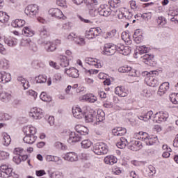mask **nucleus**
I'll return each instance as SVG.
<instances>
[{
	"label": "nucleus",
	"mask_w": 178,
	"mask_h": 178,
	"mask_svg": "<svg viewBox=\"0 0 178 178\" xmlns=\"http://www.w3.org/2000/svg\"><path fill=\"white\" fill-rule=\"evenodd\" d=\"M118 51L122 55L127 56L131 54V48L129 46H124L123 44H118V47L112 43L106 44L104 45V54L111 56L115 55V53Z\"/></svg>",
	"instance_id": "nucleus-1"
},
{
	"label": "nucleus",
	"mask_w": 178,
	"mask_h": 178,
	"mask_svg": "<svg viewBox=\"0 0 178 178\" xmlns=\"http://www.w3.org/2000/svg\"><path fill=\"white\" fill-rule=\"evenodd\" d=\"M23 132L26 136L24 138V141L26 144H34L37 140V128L33 127L32 125H28L24 127L23 129Z\"/></svg>",
	"instance_id": "nucleus-2"
},
{
	"label": "nucleus",
	"mask_w": 178,
	"mask_h": 178,
	"mask_svg": "<svg viewBox=\"0 0 178 178\" xmlns=\"http://www.w3.org/2000/svg\"><path fill=\"white\" fill-rule=\"evenodd\" d=\"M144 74H146L145 82L149 87H158L159 86L158 79L154 76H158L159 73L157 71L145 72Z\"/></svg>",
	"instance_id": "nucleus-3"
},
{
	"label": "nucleus",
	"mask_w": 178,
	"mask_h": 178,
	"mask_svg": "<svg viewBox=\"0 0 178 178\" xmlns=\"http://www.w3.org/2000/svg\"><path fill=\"white\" fill-rule=\"evenodd\" d=\"M115 15L118 16V19H125L131 21L133 19V13L123 8L116 10Z\"/></svg>",
	"instance_id": "nucleus-4"
},
{
	"label": "nucleus",
	"mask_w": 178,
	"mask_h": 178,
	"mask_svg": "<svg viewBox=\"0 0 178 178\" xmlns=\"http://www.w3.org/2000/svg\"><path fill=\"white\" fill-rule=\"evenodd\" d=\"M92 151L96 155L108 154V145L104 143H97L93 145Z\"/></svg>",
	"instance_id": "nucleus-5"
},
{
	"label": "nucleus",
	"mask_w": 178,
	"mask_h": 178,
	"mask_svg": "<svg viewBox=\"0 0 178 178\" xmlns=\"http://www.w3.org/2000/svg\"><path fill=\"white\" fill-rule=\"evenodd\" d=\"M0 170L2 173L6 175L7 178H19V175L13 172V168L9 167L8 165L2 164L0 166Z\"/></svg>",
	"instance_id": "nucleus-6"
},
{
	"label": "nucleus",
	"mask_w": 178,
	"mask_h": 178,
	"mask_svg": "<svg viewBox=\"0 0 178 178\" xmlns=\"http://www.w3.org/2000/svg\"><path fill=\"white\" fill-rule=\"evenodd\" d=\"M24 12L29 17H35L38 15V12H40V7L38 5L31 4L25 8Z\"/></svg>",
	"instance_id": "nucleus-7"
},
{
	"label": "nucleus",
	"mask_w": 178,
	"mask_h": 178,
	"mask_svg": "<svg viewBox=\"0 0 178 178\" xmlns=\"http://www.w3.org/2000/svg\"><path fill=\"white\" fill-rule=\"evenodd\" d=\"M102 33V29L99 27L92 28L88 31H86L85 35L88 40H92L97 38L99 34Z\"/></svg>",
	"instance_id": "nucleus-8"
},
{
	"label": "nucleus",
	"mask_w": 178,
	"mask_h": 178,
	"mask_svg": "<svg viewBox=\"0 0 178 178\" xmlns=\"http://www.w3.org/2000/svg\"><path fill=\"white\" fill-rule=\"evenodd\" d=\"M49 15L51 16V17H55V19H58V20H66L67 17L63 15V13L59 8H50L49 10Z\"/></svg>",
	"instance_id": "nucleus-9"
},
{
	"label": "nucleus",
	"mask_w": 178,
	"mask_h": 178,
	"mask_svg": "<svg viewBox=\"0 0 178 178\" xmlns=\"http://www.w3.org/2000/svg\"><path fill=\"white\" fill-rule=\"evenodd\" d=\"M168 118H169L168 112L160 111L154 115L152 120L153 122H156V123H161L162 122H166Z\"/></svg>",
	"instance_id": "nucleus-10"
},
{
	"label": "nucleus",
	"mask_w": 178,
	"mask_h": 178,
	"mask_svg": "<svg viewBox=\"0 0 178 178\" xmlns=\"http://www.w3.org/2000/svg\"><path fill=\"white\" fill-rule=\"evenodd\" d=\"M85 62L90 66H94L96 69H101L104 66V63L96 58L88 57L85 59Z\"/></svg>",
	"instance_id": "nucleus-11"
},
{
	"label": "nucleus",
	"mask_w": 178,
	"mask_h": 178,
	"mask_svg": "<svg viewBox=\"0 0 178 178\" xmlns=\"http://www.w3.org/2000/svg\"><path fill=\"white\" fill-rule=\"evenodd\" d=\"M98 13L100 16L108 17V16H111V15H112V9L110 6L103 4L98 8Z\"/></svg>",
	"instance_id": "nucleus-12"
},
{
	"label": "nucleus",
	"mask_w": 178,
	"mask_h": 178,
	"mask_svg": "<svg viewBox=\"0 0 178 178\" xmlns=\"http://www.w3.org/2000/svg\"><path fill=\"white\" fill-rule=\"evenodd\" d=\"M29 116L33 118V119H35L36 120L42 119V118H44V112H42V109L35 107L31 108L29 113Z\"/></svg>",
	"instance_id": "nucleus-13"
},
{
	"label": "nucleus",
	"mask_w": 178,
	"mask_h": 178,
	"mask_svg": "<svg viewBox=\"0 0 178 178\" xmlns=\"http://www.w3.org/2000/svg\"><path fill=\"white\" fill-rule=\"evenodd\" d=\"M63 159L67 162H79V154L74 152H70L63 156Z\"/></svg>",
	"instance_id": "nucleus-14"
},
{
	"label": "nucleus",
	"mask_w": 178,
	"mask_h": 178,
	"mask_svg": "<svg viewBox=\"0 0 178 178\" xmlns=\"http://www.w3.org/2000/svg\"><path fill=\"white\" fill-rule=\"evenodd\" d=\"M81 140H83V137L81 136V135H80L77 132L72 131L70 134V137L67 140V143L73 145L76 144V143H79V141H81Z\"/></svg>",
	"instance_id": "nucleus-15"
},
{
	"label": "nucleus",
	"mask_w": 178,
	"mask_h": 178,
	"mask_svg": "<svg viewBox=\"0 0 178 178\" xmlns=\"http://www.w3.org/2000/svg\"><path fill=\"white\" fill-rule=\"evenodd\" d=\"M64 73L72 79H78L79 76H80L79 70L76 69L74 67H71L69 69L65 68Z\"/></svg>",
	"instance_id": "nucleus-16"
},
{
	"label": "nucleus",
	"mask_w": 178,
	"mask_h": 178,
	"mask_svg": "<svg viewBox=\"0 0 178 178\" xmlns=\"http://www.w3.org/2000/svg\"><path fill=\"white\" fill-rule=\"evenodd\" d=\"M12 99V95L5 90H2V86H0V101L2 102H9Z\"/></svg>",
	"instance_id": "nucleus-17"
},
{
	"label": "nucleus",
	"mask_w": 178,
	"mask_h": 178,
	"mask_svg": "<svg viewBox=\"0 0 178 178\" xmlns=\"http://www.w3.org/2000/svg\"><path fill=\"white\" fill-rule=\"evenodd\" d=\"M12 80V75L4 71L0 72V83L3 84H6Z\"/></svg>",
	"instance_id": "nucleus-18"
},
{
	"label": "nucleus",
	"mask_w": 178,
	"mask_h": 178,
	"mask_svg": "<svg viewBox=\"0 0 178 178\" xmlns=\"http://www.w3.org/2000/svg\"><path fill=\"white\" fill-rule=\"evenodd\" d=\"M115 93L118 97H124L129 95V90L123 86H118L115 89Z\"/></svg>",
	"instance_id": "nucleus-19"
},
{
	"label": "nucleus",
	"mask_w": 178,
	"mask_h": 178,
	"mask_svg": "<svg viewBox=\"0 0 178 178\" xmlns=\"http://www.w3.org/2000/svg\"><path fill=\"white\" fill-rule=\"evenodd\" d=\"M134 41L136 44H140L143 42V40L144 38L143 37V32L140 31V29H137L135 31L134 34L133 35Z\"/></svg>",
	"instance_id": "nucleus-20"
},
{
	"label": "nucleus",
	"mask_w": 178,
	"mask_h": 178,
	"mask_svg": "<svg viewBox=\"0 0 178 178\" xmlns=\"http://www.w3.org/2000/svg\"><path fill=\"white\" fill-rule=\"evenodd\" d=\"M129 148L131 151H140L143 148V143L140 140H134L131 142Z\"/></svg>",
	"instance_id": "nucleus-21"
},
{
	"label": "nucleus",
	"mask_w": 178,
	"mask_h": 178,
	"mask_svg": "<svg viewBox=\"0 0 178 178\" xmlns=\"http://www.w3.org/2000/svg\"><path fill=\"white\" fill-rule=\"evenodd\" d=\"M72 114L74 118L76 119H82V118H84V113L79 106L72 108Z\"/></svg>",
	"instance_id": "nucleus-22"
},
{
	"label": "nucleus",
	"mask_w": 178,
	"mask_h": 178,
	"mask_svg": "<svg viewBox=\"0 0 178 178\" xmlns=\"http://www.w3.org/2000/svg\"><path fill=\"white\" fill-rule=\"evenodd\" d=\"M75 131L76 133H78V134H80V136H87L89 132L87 127L80 124L75 126Z\"/></svg>",
	"instance_id": "nucleus-23"
},
{
	"label": "nucleus",
	"mask_w": 178,
	"mask_h": 178,
	"mask_svg": "<svg viewBox=\"0 0 178 178\" xmlns=\"http://www.w3.org/2000/svg\"><path fill=\"white\" fill-rule=\"evenodd\" d=\"M42 44L45 47V49L47 52H54V51L56 50V45L54 42L44 41Z\"/></svg>",
	"instance_id": "nucleus-24"
},
{
	"label": "nucleus",
	"mask_w": 178,
	"mask_h": 178,
	"mask_svg": "<svg viewBox=\"0 0 178 178\" xmlns=\"http://www.w3.org/2000/svg\"><path fill=\"white\" fill-rule=\"evenodd\" d=\"M95 124H99L101 122L105 120V113L102 110L97 111V114H95Z\"/></svg>",
	"instance_id": "nucleus-25"
},
{
	"label": "nucleus",
	"mask_w": 178,
	"mask_h": 178,
	"mask_svg": "<svg viewBox=\"0 0 178 178\" xmlns=\"http://www.w3.org/2000/svg\"><path fill=\"white\" fill-rule=\"evenodd\" d=\"M106 165H115L118 162V158L113 155L106 156L104 159Z\"/></svg>",
	"instance_id": "nucleus-26"
},
{
	"label": "nucleus",
	"mask_w": 178,
	"mask_h": 178,
	"mask_svg": "<svg viewBox=\"0 0 178 178\" xmlns=\"http://www.w3.org/2000/svg\"><path fill=\"white\" fill-rule=\"evenodd\" d=\"M85 120L86 123H94V124H95V113H89L85 115Z\"/></svg>",
	"instance_id": "nucleus-27"
},
{
	"label": "nucleus",
	"mask_w": 178,
	"mask_h": 178,
	"mask_svg": "<svg viewBox=\"0 0 178 178\" xmlns=\"http://www.w3.org/2000/svg\"><path fill=\"white\" fill-rule=\"evenodd\" d=\"M153 115H154V112H152V111H149L142 115H139L138 118L140 120H143V122H148L149 119L152 118Z\"/></svg>",
	"instance_id": "nucleus-28"
},
{
	"label": "nucleus",
	"mask_w": 178,
	"mask_h": 178,
	"mask_svg": "<svg viewBox=\"0 0 178 178\" xmlns=\"http://www.w3.org/2000/svg\"><path fill=\"white\" fill-rule=\"evenodd\" d=\"M145 143L146 145H154V144H156V143H158V136L149 135Z\"/></svg>",
	"instance_id": "nucleus-29"
},
{
	"label": "nucleus",
	"mask_w": 178,
	"mask_h": 178,
	"mask_svg": "<svg viewBox=\"0 0 178 178\" xmlns=\"http://www.w3.org/2000/svg\"><path fill=\"white\" fill-rule=\"evenodd\" d=\"M22 31L25 37H33L35 34L34 31L29 26L24 27Z\"/></svg>",
	"instance_id": "nucleus-30"
},
{
	"label": "nucleus",
	"mask_w": 178,
	"mask_h": 178,
	"mask_svg": "<svg viewBox=\"0 0 178 178\" xmlns=\"http://www.w3.org/2000/svg\"><path fill=\"white\" fill-rule=\"evenodd\" d=\"M168 90H169V83L164 82L159 86V94H160V95H163V94L166 93Z\"/></svg>",
	"instance_id": "nucleus-31"
},
{
	"label": "nucleus",
	"mask_w": 178,
	"mask_h": 178,
	"mask_svg": "<svg viewBox=\"0 0 178 178\" xmlns=\"http://www.w3.org/2000/svg\"><path fill=\"white\" fill-rule=\"evenodd\" d=\"M112 133L114 136H124V134L127 133V130H126V128L118 127L117 129H113Z\"/></svg>",
	"instance_id": "nucleus-32"
},
{
	"label": "nucleus",
	"mask_w": 178,
	"mask_h": 178,
	"mask_svg": "<svg viewBox=\"0 0 178 178\" xmlns=\"http://www.w3.org/2000/svg\"><path fill=\"white\" fill-rule=\"evenodd\" d=\"M4 42L7 44L8 47H15V45H17V39L15 38H6Z\"/></svg>",
	"instance_id": "nucleus-33"
},
{
	"label": "nucleus",
	"mask_w": 178,
	"mask_h": 178,
	"mask_svg": "<svg viewBox=\"0 0 178 178\" xmlns=\"http://www.w3.org/2000/svg\"><path fill=\"white\" fill-rule=\"evenodd\" d=\"M47 173L49 178H63V173L58 172V171H54L51 172V170H47Z\"/></svg>",
	"instance_id": "nucleus-34"
},
{
	"label": "nucleus",
	"mask_w": 178,
	"mask_h": 178,
	"mask_svg": "<svg viewBox=\"0 0 178 178\" xmlns=\"http://www.w3.org/2000/svg\"><path fill=\"white\" fill-rule=\"evenodd\" d=\"M17 81L21 83L22 86L24 87V90H27L30 87V83L23 76H18Z\"/></svg>",
	"instance_id": "nucleus-35"
},
{
	"label": "nucleus",
	"mask_w": 178,
	"mask_h": 178,
	"mask_svg": "<svg viewBox=\"0 0 178 178\" xmlns=\"http://www.w3.org/2000/svg\"><path fill=\"white\" fill-rule=\"evenodd\" d=\"M24 24H26V21H24V19H17L15 21H13L11 23L12 26L15 28L23 27Z\"/></svg>",
	"instance_id": "nucleus-36"
},
{
	"label": "nucleus",
	"mask_w": 178,
	"mask_h": 178,
	"mask_svg": "<svg viewBox=\"0 0 178 178\" xmlns=\"http://www.w3.org/2000/svg\"><path fill=\"white\" fill-rule=\"evenodd\" d=\"M127 144H129V142H127V139L122 137L120 138V140L117 143L116 145L118 148L123 149V148H126V145H127Z\"/></svg>",
	"instance_id": "nucleus-37"
},
{
	"label": "nucleus",
	"mask_w": 178,
	"mask_h": 178,
	"mask_svg": "<svg viewBox=\"0 0 178 178\" xmlns=\"http://www.w3.org/2000/svg\"><path fill=\"white\" fill-rule=\"evenodd\" d=\"M12 141V139L10 138V136H9L8 134L4 133L3 134V144L6 147H8V145H10V143Z\"/></svg>",
	"instance_id": "nucleus-38"
},
{
	"label": "nucleus",
	"mask_w": 178,
	"mask_h": 178,
	"mask_svg": "<svg viewBox=\"0 0 178 178\" xmlns=\"http://www.w3.org/2000/svg\"><path fill=\"white\" fill-rule=\"evenodd\" d=\"M71 23L70 22H66L65 24H63L60 25V24H56V29L57 30H70L71 29Z\"/></svg>",
	"instance_id": "nucleus-39"
},
{
	"label": "nucleus",
	"mask_w": 178,
	"mask_h": 178,
	"mask_svg": "<svg viewBox=\"0 0 178 178\" xmlns=\"http://www.w3.org/2000/svg\"><path fill=\"white\" fill-rule=\"evenodd\" d=\"M47 75H38L37 76H35V80L36 81V83H38V84H44V83H45L47 80Z\"/></svg>",
	"instance_id": "nucleus-40"
},
{
	"label": "nucleus",
	"mask_w": 178,
	"mask_h": 178,
	"mask_svg": "<svg viewBox=\"0 0 178 178\" xmlns=\"http://www.w3.org/2000/svg\"><path fill=\"white\" fill-rule=\"evenodd\" d=\"M9 22V15L6 12L0 11V23Z\"/></svg>",
	"instance_id": "nucleus-41"
},
{
	"label": "nucleus",
	"mask_w": 178,
	"mask_h": 178,
	"mask_svg": "<svg viewBox=\"0 0 178 178\" xmlns=\"http://www.w3.org/2000/svg\"><path fill=\"white\" fill-rule=\"evenodd\" d=\"M60 65L62 67H67V66H69V60H67L66 56H60Z\"/></svg>",
	"instance_id": "nucleus-42"
},
{
	"label": "nucleus",
	"mask_w": 178,
	"mask_h": 178,
	"mask_svg": "<svg viewBox=\"0 0 178 178\" xmlns=\"http://www.w3.org/2000/svg\"><path fill=\"white\" fill-rule=\"evenodd\" d=\"M156 23L159 27H165V24H166V18L163 16H159L156 18Z\"/></svg>",
	"instance_id": "nucleus-43"
},
{
	"label": "nucleus",
	"mask_w": 178,
	"mask_h": 178,
	"mask_svg": "<svg viewBox=\"0 0 178 178\" xmlns=\"http://www.w3.org/2000/svg\"><path fill=\"white\" fill-rule=\"evenodd\" d=\"M39 36L42 40L47 38L48 37V31H47L46 27H42L39 30Z\"/></svg>",
	"instance_id": "nucleus-44"
},
{
	"label": "nucleus",
	"mask_w": 178,
	"mask_h": 178,
	"mask_svg": "<svg viewBox=\"0 0 178 178\" xmlns=\"http://www.w3.org/2000/svg\"><path fill=\"white\" fill-rule=\"evenodd\" d=\"M0 67L1 69H4V70H6V69L9 68V61L6 60V58H1L0 59Z\"/></svg>",
	"instance_id": "nucleus-45"
},
{
	"label": "nucleus",
	"mask_w": 178,
	"mask_h": 178,
	"mask_svg": "<svg viewBox=\"0 0 178 178\" xmlns=\"http://www.w3.org/2000/svg\"><path fill=\"white\" fill-rule=\"evenodd\" d=\"M81 145L82 148H84L85 149H87L88 148H90L91 145H92V142L89 139H86L82 140L81 143Z\"/></svg>",
	"instance_id": "nucleus-46"
},
{
	"label": "nucleus",
	"mask_w": 178,
	"mask_h": 178,
	"mask_svg": "<svg viewBox=\"0 0 178 178\" xmlns=\"http://www.w3.org/2000/svg\"><path fill=\"white\" fill-rule=\"evenodd\" d=\"M40 99H42V101H44V102H51V101L52 100V98L47 95V92H42L40 94Z\"/></svg>",
	"instance_id": "nucleus-47"
},
{
	"label": "nucleus",
	"mask_w": 178,
	"mask_h": 178,
	"mask_svg": "<svg viewBox=\"0 0 178 178\" xmlns=\"http://www.w3.org/2000/svg\"><path fill=\"white\" fill-rule=\"evenodd\" d=\"M141 59L144 63H148V62H150V60H152L154 59V55L151 54H145L143 56L141 57Z\"/></svg>",
	"instance_id": "nucleus-48"
},
{
	"label": "nucleus",
	"mask_w": 178,
	"mask_h": 178,
	"mask_svg": "<svg viewBox=\"0 0 178 178\" xmlns=\"http://www.w3.org/2000/svg\"><path fill=\"white\" fill-rule=\"evenodd\" d=\"M130 70H131V67L129 65H124L118 68V72L120 73H129Z\"/></svg>",
	"instance_id": "nucleus-49"
},
{
	"label": "nucleus",
	"mask_w": 178,
	"mask_h": 178,
	"mask_svg": "<svg viewBox=\"0 0 178 178\" xmlns=\"http://www.w3.org/2000/svg\"><path fill=\"white\" fill-rule=\"evenodd\" d=\"M62 81V74L57 72L53 76V83H59Z\"/></svg>",
	"instance_id": "nucleus-50"
},
{
	"label": "nucleus",
	"mask_w": 178,
	"mask_h": 178,
	"mask_svg": "<svg viewBox=\"0 0 178 178\" xmlns=\"http://www.w3.org/2000/svg\"><path fill=\"white\" fill-rule=\"evenodd\" d=\"M139 55H143V54H147L149 51V49L145 45L140 46L138 48Z\"/></svg>",
	"instance_id": "nucleus-51"
},
{
	"label": "nucleus",
	"mask_w": 178,
	"mask_h": 178,
	"mask_svg": "<svg viewBox=\"0 0 178 178\" xmlns=\"http://www.w3.org/2000/svg\"><path fill=\"white\" fill-rule=\"evenodd\" d=\"M170 99L175 105L178 104V93H172L170 95Z\"/></svg>",
	"instance_id": "nucleus-52"
},
{
	"label": "nucleus",
	"mask_w": 178,
	"mask_h": 178,
	"mask_svg": "<svg viewBox=\"0 0 178 178\" xmlns=\"http://www.w3.org/2000/svg\"><path fill=\"white\" fill-rule=\"evenodd\" d=\"M141 95L145 97V98H149L152 96V93H151V90L145 88L142 90Z\"/></svg>",
	"instance_id": "nucleus-53"
},
{
	"label": "nucleus",
	"mask_w": 178,
	"mask_h": 178,
	"mask_svg": "<svg viewBox=\"0 0 178 178\" xmlns=\"http://www.w3.org/2000/svg\"><path fill=\"white\" fill-rule=\"evenodd\" d=\"M116 35V30L113 29L110 32H107L105 35H104V38L107 39V38H113V37H115Z\"/></svg>",
	"instance_id": "nucleus-54"
},
{
	"label": "nucleus",
	"mask_w": 178,
	"mask_h": 178,
	"mask_svg": "<svg viewBox=\"0 0 178 178\" xmlns=\"http://www.w3.org/2000/svg\"><path fill=\"white\" fill-rule=\"evenodd\" d=\"M26 94L27 97H32L33 99H35L37 98V95H38V93H37V92L33 90H29L26 91Z\"/></svg>",
	"instance_id": "nucleus-55"
},
{
	"label": "nucleus",
	"mask_w": 178,
	"mask_h": 178,
	"mask_svg": "<svg viewBox=\"0 0 178 178\" xmlns=\"http://www.w3.org/2000/svg\"><path fill=\"white\" fill-rule=\"evenodd\" d=\"M23 152H24V149L22 147H16L13 150V154L18 156L23 155Z\"/></svg>",
	"instance_id": "nucleus-56"
},
{
	"label": "nucleus",
	"mask_w": 178,
	"mask_h": 178,
	"mask_svg": "<svg viewBox=\"0 0 178 178\" xmlns=\"http://www.w3.org/2000/svg\"><path fill=\"white\" fill-rule=\"evenodd\" d=\"M31 42V39H22L20 45L22 47H30Z\"/></svg>",
	"instance_id": "nucleus-57"
},
{
	"label": "nucleus",
	"mask_w": 178,
	"mask_h": 178,
	"mask_svg": "<svg viewBox=\"0 0 178 178\" xmlns=\"http://www.w3.org/2000/svg\"><path fill=\"white\" fill-rule=\"evenodd\" d=\"M29 48L32 52H38V46H37V44L33 41L31 42Z\"/></svg>",
	"instance_id": "nucleus-58"
},
{
	"label": "nucleus",
	"mask_w": 178,
	"mask_h": 178,
	"mask_svg": "<svg viewBox=\"0 0 178 178\" xmlns=\"http://www.w3.org/2000/svg\"><path fill=\"white\" fill-rule=\"evenodd\" d=\"M74 42L77 45H84L86 44V41L84 40V39L80 36H76Z\"/></svg>",
	"instance_id": "nucleus-59"
},
{
	"label": "nucleus",
	"mask_w": 178,
	"mask_h": 178,
	"mask_svg": "<svg viewBox=\"0 0 178 178\" xmlns=\"http://www.w3.org/2000/svg\"><path fill=\"white\" fill-rule=\"evenodd\" d=\"M12 116L8 113H0V120H10Z\"/></svg>",
	"instance_id": "nucleus-60"
},
{
	"label": "nucleus",
	"mask_w": 178,
	"mask_h": 178,
	"mask_svg": "<svg viewBox=\"0 0 178 178\" xmlns=\"http://www.w3.org/2000/svg\"><path fill=\"white\" fill-rule=\"evenodd\" d=\"M56 5H58V6H60L61 8H64V9L67 8L66 0H56Z\"/></svg>",
	"instance_id": "nucleus-61"
},
{
	"label": "nucleus",
	"mask_w": 178,
	"mask_h": 178,
	"mask_svg": "<svg viewBox=\"0 0 178 178\" xmlns=\"http://www.w3.org/2000/svg\"><path fill=\"white\" fill-rule=\"evenodd\" d=\"M9 153L5 151H0V161H3V159H8L9 158Z\"/></svg>",
	"instance_id": "nucleus-62"
},
{
	"label": "nucleus",
	"mask_w": 178,
	"mask_h": 178,
	"mask_svg": "<svg viewBox=\"0 0 178 178\" xmlns=\"http://www.w3.org/2000/svg\"><path fill=\"white\" fill-rule=\"evenodd\" d=\"M120 5V0H111L110 3L111 8H118Z\"/></svg>",
	"instance_id": "nucleus-63"
},
{
	"label": "nucleus",
	"mask_w": 178,
	"mask_h": 178,
	"mask_svg": "<svg viewBox=\"0 0 178 178\" xmlns=\"http://www.w3.org/2000/svg\"><path fill=\"white\" fill-rule=\"evenodd\" d=\"M98 13H99L98 12V10H97L95 8H92V9L89 10V15L92 17H95L96 16H98Z\"/></svg>",
	"instance_id": "nucleus-64"
}]
</instances>
